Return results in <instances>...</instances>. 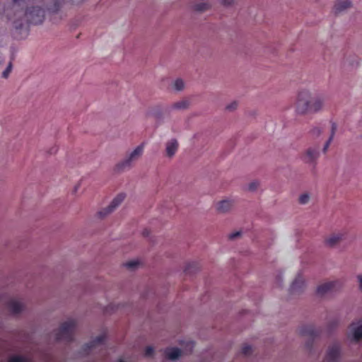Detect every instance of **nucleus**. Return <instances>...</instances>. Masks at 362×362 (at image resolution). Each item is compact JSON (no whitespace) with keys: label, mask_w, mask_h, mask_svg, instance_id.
Listing matches in <instances>:
<instances>
[{"label":"nucleus","mask_w":362,"mask_h":362,"mask_svg":"<svg viewBox=\"0 0 362 362\" xmlns=\"http://www.w3.org/2000/svg\"><path fill=\"white\" fill-rule=\"evenodd\" d=\"M11 69H12V63L10 62L7 68L5 69V71L3 72L2 74V76L4 78H7L9 75V74L11 73Z\"/></svg>","instance_id":"26"},{"label":"nucleus","mask_w":362,"mask_h":362,"mask_svg":"<svg viewBox=\"0 0 362 362\" xmlns=\"http://www.w3.org/2000/svg\"><path fill=\"white\" fill-rule=\"evenodd\" d=\"M124 267L129 269H134L139 265V262L136 260H132L124 263Z\"/></svg>","instance_id":"23"},{"label":"nucleus","mask_w":362,"mask_h":362,"mask_svg":"<svg viewBox=\"0 0 362 362\" xmlns=\"http://www.w3.org/2000/svg\"><path fill=\"white\" fill-rule=\"evenodd\" d=\"M189 103L187 100H181L173 104V107L175 109H185L188 107Z\"/></svg>","instance_id":"20"},{"label":"nucleus","mask_w":362,"mask_h":362,"mask_svg":"<svg viewBox=\"0 0 362 362\" xmlns=\"http://www.w3.org/2000/svg\"><path fill=\"white\" fill-rule=\"evenodd\" d=\"M149 233H150V232L147 229H145L143 231V235L144 236H148L149 235Z\"/></svg>","instance_id":"35"},{"label":"nucleus","mask_w":362,"mask_h":362,"mask_svg":"<svg viewBox=\"0 0 362 362\" xmlns=\"http://www.w3.org/2000/svg\"><path fill=\"white\" fill-rule=\"evenodd\" d=\"M105 339V335H100L97 337L94 340L90 341L89 344H87L85 345L84 349L85 350H90L93 348H95L98 345L102 344Z\"/></svg>","instance_id":"14"},{"label":"nucleus","mask_w":362,"mask_h":362,"mask_svg":"<svg viewBox=\"0 0 362 362\" xmlns=\"http://www.w3.org/2000/svg\"><path fill=\"white\" fill-rule=\"evenodd\" d=\"M312 134H316V135H320L321 134V129L318 127H316V128H314L313 130H312Z\"/></svg>","instance_id":"32"},{"label":"nucleus","mask_w":362,"mask_h":362,"mask_svg":"<svg viewBox=\"0 0 362 362\" xmlns=\"http://www.w3.org/2000/svg\"><path fill=\"white\" fill-rule=\"evenodd\" d=\"M311 346H312V344H310L309 343H308V344H307V346H308V348L311 347Z\"/></svg>","instance_id":"38"},{"label":"nucleus","mask_w":362,"mask_h":362,"mask_svg":"<svg viewBox=\"0 0 362 362\" xmlns=\"http://www.w3.org/2000/svg\"><path fill=\"white\" fill-rule=\"evenodd\" d=\"M8 362H32L30 358L21 356H14L8 359Z\"/></svg>","instance_id":"18"},{"label":"nucleus","mask_w":362,"mask_h":362,"mask_svg":"<svg viewBox=\"0 0 362 362\" xmlns=\"http://www.w3.org/2000/svg\"><path fill=\"white\" fill-rule=\"evenodd\" d=\"M181 355V350L178 348H167L165 350V356L170 360H175Z\"/></svg>","instance_id":"11"},{"label":"nucleus","mask_w":362,"mask_h":362,"mask_svg":"<svg viewBox=\"0 0 362 362\" xmlns=\"http://www.w3.org/2000/svg\"><path fill=\"white\" fill-rule=\"evenodd\" d=\"M153 348L151 346H147L145 349V356H151L153 354Z\"/></svg>","instance_id":"27"},{"label":"nucleus","mask_w":362,"mask_h":362,"mask_svg":"<svg viewBox=\"0 0 362 362\" xmlns=\"http://www.w3.org/2000/svg\"><path fill=\"white\" fill-rule=\"evenodd\" d=\"M353 337L355 341L362 339V324L354 329Z\"/></svg>","instance_id":"19"},{"label":"nucleus","mask_w":362,"mask_h":362,"mask_svg":"<svg viewBox=\"0 0 362 362\" xmlns=\"http://www.w3.org/2000/svg\"><path fill=\"white\" fill-rule=\"evenodd\" d=\"M124 194H119L110 203V204L105 209L100 211L98 215L100 218H103L107 214L112 212L124 199Z\"/></svg>","instance_id":"5"},{"label":"nucleus","mask_w":362,"mask_h":362,"mask_svg":"<svg viewBox=\"0 0 362 362\" xmlns=\"http://www.w3.org/2000/svg\"><path fill=\"white\" fill-rule=\"evenodd\" d=\"M178 148V143L175 139H172L167 143L166 145V154L169 157L173 156Z\"/></svg>","instance_id":"12"},{"label":"nucleus","mask_w":362,"mask_h":362,"mask_svg":"<svg viewBox=\"0 0 362 362\" xmlns=\"http://www.w3.org/2000/svg\"><path fill=\"white\" fill-rule=\"evenodd\" d=\"M15 23H17L16 22H15ZM22 23H20L19 25L18 24L16 25V28H19L21 26Z\"/></svg>","instance_id":"37"},{"label":"nucleus","mask_w":362,"mask_h":362,"mask_svg":"<svg viewBox=\"0 0 362 362\" xmlns=\"http://www.w3.org/2000/svg\"><path fill=\"white\" fill-rule=\"evenodd\" d=\"M209 8L208 3H199L194 6V9L197 11H204Z\"/></svg>","instance_id":"21"},{"label":"nucleus","mask_w":362,"mask_h":362,"mask_svg":"<svg viewBox=\"0 0 362 362\" xmlns=\"http://www.w3.org/2000/svg\"><path fill=\"white\" fill-rule=\"evenodd\" d=\"M310 197L308 194H301L299 197V202L302 204H307L309 201Z\"/></svg>","instance_id":"25"},{"label":"nucleus","mask_w":362,"mask_h":362,"mask_svg":"<svg viewBox=\"0 0 362 362\" xmlns=\"http://www.w3.org/2000/svg\"><path fill=\"white\" fill-rule=\"evenodd\" d=\"M337 124L334 122H332L331 134L324 146V148H323L324 153H325L327 151V148H329V144H331L332 141L333 140L335 132L337 131Z\"/></svg>","instance_id":"17"},{"label":"nucleus","mask_w":362,"mask_h":362,"mask_svg":"<svg viewBox=\"0 0 362 362\" xmlns=\"http://www.w3.org/2000/svg\"><path fill=\"white\" fill-rule=\"evenodd\" d=\"M320 332V329H316L313 325H305L300 329L302 336L309 337L312 340L318 336Z\"/></svg>","instance_id":"7"},{"label":"nucleus","mask_w":362,"mask_h":362,"mask_svg":"<svg viewBox=\"0 0 362 362\" xmlns=\"http://www.w3.org/2000/svg\"><path fill=\"white\" fill-rule=\"evenodd\" d=\"M173 86L176 90H182L184 88V82L182 79L178 78L174 82Z\"/></svg>","instance_id":"22"},{"label":"nucleus","mask_w":362,"mask_h":362,"mask_svg":"<svg viewBox=\"0 0 362 362\" xmlns=\"http://www.w3.org/2000/svg\"><path fill=\"white\" fill-rule=\"evenodd\" d=\"M344 235L340 233H334L326 239L325 243L327 245L333 247L339 243L344 238Z\"/></svg>","instance_id":"9"},{"label":"nucleus","mask_w":362,"mask_h":362,"mask_svg":"<svg viewBox=\"0 0 362 362\" xmlns=\"http://www.w3.org/2000/svg\"><path fill=\"white\" fill-rule=\"evenodd\" d=\"M7 306L9 309V310L13 314H18L20 313L23 310V305L15 300H11L8 302Z\"/></svg>","instance_id":"10"},{"label":"nucleus","mask_w":362,"mask_h":362,"mask_svg":"<svg viewBox=\"0 0 362 362\" xmlns=\"http://www.w3.org/2000/svg\"><path fill=\"white\" fill-rule=\"evenodd\" d=\"M232 206L231 202L228 200H223L218 203L217 204V210L219 212L225 213L230 210Z\"/></svg>","instance_id":"15"},{"label":"nucleus","mask_w":362,"mask_h":362,"mask_svg":"<svg viewBox=\"0 0 362 362\" xmlns=\"http://www.w3.org/2000/svg\"><path fill=\"white\" fill-rule=\"evenodd\" d=\"M144 146L140 145L137 146L129 155V156L124 161L118 163L116 165V170H123L126 168H129L132 161L136 160L143 153Z\"/></svg>","instance_id":"4"},{"label":"nucleus","mask_w":362,"mask_h":362,"mask_svg":"<svg viewBox=\"0 0 362 362\" xmlns=\"http://www.w3.org/2000/svg\"><path fill=\"white\" fill-rule=\"evenodd\" d=\"M252 346L250 345L245 344L242 347L241 353L245 356H247L252 353Z\"/></svg>","instance_id":"24"},{"label":"nucleus","mask_w":362,"mask_h":362,"mask_svg":"<svg viewBox=\"0 0 362 362\" xmlns=\"http://www.w3.org/2000/svg\"><path fill=\"white\" fill-rule=\"evenodd\" d=\"M342 287V283L340 281H332L320 285L317 288V293L323 296L326 294L337 291Z\"/></svg>","instance_id":"3"},{"label":"nucleus","mask_w":362,"mask_h":362,"mask_svg":"<svg viewBox=\"0 0 362 362\" xmlns=\"http://www.w3.org/2000/svg\"><path fill=\"white\" fill-rule=\"evenodd\" d=\"M351 5L350 0H337L334 5V12L336 14L349 8Z\"/></svg>","instance_id":"8"},{"label":"nucleus","mask_w":362,"mask_h":362,"mask_svg":"<svg viewBox=\"0 0 362 362\" xmlns=\"http://www.w3.org/2000/svg\"><path fill=\"white\" fill-rule=\"evenodd\" d=\"M305 281L301 276H298L295 279L291 286V291L292 293L299 292L304 286Z\"/></svg>","instance_id":"13"},{"label":"nucleus","mask_w":362,"mask_h":362,"mask_svg":"<svg viewBox=\"0 0 362 362\" xmlns=\"http://www.w3.org/2000/svg\"><path fill=\"white\" fill-rule=\"evenodd\" d=\"M192 266H194V264H189V265L185 268V272L186 273H189V272H190V269H191V267H192Z\"/></svg>","instance_id":"34"},{"label":"nucleus","mask_w":362,"mask_h":362,"mask_svg":"<svg viewBox=\"0 0 362 362\" xmlns=\"http://www.w3.org/2000/svg\"><path fill=\"white\" fill-rule=\"evenodd\" d=\"M340 356V346L335 343L329 347L325 362H338Z\"/></svg>","instance_id":"6"},{"label":"nucleus","mask_w":362,"mask_h":362,"mask_svg":"<svg viewBox=\"0 0 362 362\" xmlns=\"http://www.w3.org/2000/svg\"><path fill=\"white\" fill-rule=\"evenodd\" d=\"M119 362H124L122 359H119Z\"/></svg>","instance_id":"39"},{"label":"nucleus","mask_w":362,"mask_h":362,"mask_svg":"<svg viewBox=\"0 0 362 362\" xmlns=\"http://www.w3.org/2000/svg\"><path fill=\"white\" fill-rule=\"evenodd\" d=\"M233 3V0H222V4L225 6H230Z\"/></svg>","instance_id":"33"},{"label":"nucleus","mask_w":362,"mask_h":362,"mask_svg":"<svg viewBox=\"0 0 362 362\" xmlns=\"http://www.w3.org/2000/svg\"><path fill=\"white\" fill-rule=\"evenodd\" d=\"M318 155H319V153L317 150L314 149V148H309L307 152H306V154L305 156V162H313L314 161L315 159H317V158L318 157Z\"/></svg>","instance_id":"16"},{"label":"nucleus","mask_w":362,"mask_h":362,"mask_svg":"<svg viewBox=\"0 0 362 362\" xmlns=\"http://www.w3.org/2000/svg\"><path fill=\"white\" fill-rule=\"evenodd\" d=\"M309 91L303 90L299 92L296 101V110L298 113L316 112L320 110L325 103V98L317 96L310 100Z\"/></svg>","instance_id":"1"},{"label":"nucleus","mask_w":362,"mask_h":362,"mask_svg":"<svg viewBox=\"0 0 362 362\" xmlns=\"http://www.w3.org/2000/svg\"><path fill=\"white\" fill-rule=\"evenodd\" d=\"M257 187H258V182H252L249 185V190L254 191L257 188Z\"/></svg>","instance_id":"28"},{"label":"nucleus","mask_w":362,"mask_h":362,"mask_svg":"<svg viewBox=\"0 0 362 362\" xmlns=\"http://www.w3.org/2000/svg\"><path fill=\"white\" fill-rule=\"evenodd\" d=\"M238 106V103L236 102H233L230 105H227L226 109L228 110H233Z\"/></svg>","instance_id":"29"},{"label":"nucleus","mask_w":362,"mask_h":362,"mask_svg":"<svg viewBox=\"0 0 362 362\" xmlns=\"http://www.w3.org/2000/svg\"><path fill=\"white\" fill-rule=\"evenodd\" d=\"M358 281L360 282V288L362 290V276H358Z\"/></svg>","instance_id":"36"},{"label":"nucleus","mask_w":362,"mask_h":362,"mask_svg":"<svg viewBox=\"0 0 362 362\" xmlns=\"http://www.w3.org/2000/svg\"><path fill=\"white\" fill-rule=\"evenodd\" d=\"M186 346L189 349V351L191 352L194 347V342L192 341H189L187 342Z\"/></svg>","instance_id":"30"},{"label":"nucleus","mask_w":362,"mask_h":362,"mask_svg":"<svg viewBox=\"0 0 362 362\" xmlns=\"http://www.w3.org/2000/svg\"><path fill=\"white\" fill-rule=\"evenodd\" d=\"M76 325V322L72 320L62 323L55 334L56 340H64L69 342L72 341L74 340V332Z\"/></svg>","instance_id":"2"},{"label":"nucleus","mask_w":362,"mask_h":362,"mask_svg":"<svg viewBox=\"0 0 362 362\" xmlns=\"http://www.w3.org/2000/svg\"><path fill=\"white\" fill-rule=\"evenodd\" d=\"M240 235V231H237V232L230 233L228 235V238L230 239V240H233V239H235V238H237V237H238Z\"/></svg>","instance_id":"31"}]
</instances>
